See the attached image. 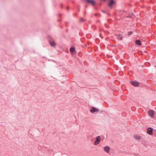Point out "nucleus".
Wrapping results in <instances>:
<instances>
[{
  "instance_id": "obj_1",
  "label": "nucleus",
  "mask_w": 156,
  "mask_h": 156,
  "mask_svg": "<svg viewBox=\"0 0 156 156\" xmlns=\"http://www.w3.org/2000/svg\"><path fill=\"white\" fill-rule=\"evenodd\" d=\"M101 138L100 137V136H97L96 138L95 141L94 142V145H97L101 141Z\"/></svg>"
},
{
  "instance_id": "obj_2",
  "label": "nucleus",
  "mask_w": 156,
  "mask_h": 156,
  "mask_svg": "<svg viewBox=\"0 0 156 156\" xmlns=\"http://www.w3.org/2000/svg\"><path fill=\"white\" fill-rule=\"evenodd\" d=\"M48 40L51 45L52 47H55V44L54 41H51L52 39L50 37H49Z\"/></svg>"
},
{
  "instance_id": "obj_3",
  "label": "nucleus",
  "mask_w": 156,
  "mask_h": 156,
  "mask_svg": "<svg viewBox=\"0 0 156 156\" xmlns=\"http://www.w3.org/2000/svg\"><path fill=\"white\" fill-rule=\"evenodd\" d=\"M90 112L91 113H94L99 111V109L94 107H92L90 110Z\"/></svg>"
},
{
  "instance_id": "obj_4",
  "label": "nucleus",
  "mask_w": 156,
  "mask_h": 156,
  "mask_svg": "<svg viewBox=\"0 0 156 156\" xmlns=\"http://www.w3.org/2000/svg\"><path fill=\"white\" fill-rule=\"evenodd\" d=\"M147 133L151 135L153 133V129L151 128H149L147 129Z\"/></svg>"
},
{
  "instance_id": "obj_5",
  "label": "nucleus",
  "mask_w": 156,
  "mask_h": 156,
  "mask_svg": "<svg viewBox=\"0 0 156 156\" xmlns=\"http://www.w3.org/2000/svg\"><path fill=\"white\" fill-rule=\"evenodd\" d=\"M70 51L71 54L73 55L76 53V51H75V49L74 48L71 47L70 49Z\"/></svg>"
},
{
  "instance_id": "obj_6",
  "label": "nucleus",
  "mask_w": 156,
  "mask_h": 156,
  "mask_svg": "<svg viewBox=\"0 0 156 156\" xmlns=\"http://www.w3.org/2000/svg\"><path fill=\"white\" fill-rule=\"evenodd\" d=\"M131 84L135 87H137L139 85V83L136 81H132L131 82Z\"/></svg>"
},
{
  "instance_id": "obj_7",
  "label": "nucleus",
  "mask_w": 156,
  "mask_h": 156,
  "mask_svg": "<svg viewBox=\"0 0 156 156\" xmlns=\"http://www.w3.org/2000/svg\"><path fill=\"white\" fill-rule=\"evenodd\" d=\"M86 2L92 4L93 5H94L95 3V2L93 0H86Z\"/></svg>"
},
{
  "instance_id": "obj_8",
  "label": "nucleus",
  "mask_w": 156,
  "mask_h": 156,
  "mask_svg": "<svg viewBox=\"0 0 156 156\" xmlns=\"http://www.w3.org/2000/svg\"><path fill=\"white\" fill-rule=\"evenodd\" d=\"M110 148L108 146H105L104 147V150L107 153L109 152Z\"/></svg>"
},
{
  "instance_id": "obj_9",
  "label": "nucleus",
  "mask_w": 156,
  "mask_h": 156,
  "mask_svg": "<svg viewBox=\"0 0 156 156\" xmlns=\"http://www.w3.org/2000/svg\"><path fill=\"white\" fill-rule=\"evenodd\" d=\"M149 114L151 117H153L154 115V112L153 110H151L149 112Z\"/></svg>"
},
{
  "instance_id": "obj_10",
  "label": "nucleus",
  "mask_w": 156,
  "mask_h": 156,
  "mask_svg": "<svg viewBox=\"0 0 156 156\" xmlns=\"http://www.w3.org/2000/svg\"><path fill=\"white\" fill-rule=\"evenodd\" d=\"M134 137L137 140H140L141 139V137L140 136L137 135H134Z\"/></svg>"
},
{
  "instance_id": "obj_11",
  "label": "nucleus",
  "mask_w": 156,
  "mask_h": 156,
  "mask_svg": "<svg viewBox=\"0 0 156 156\" xmlns=\"http://www.w3.org/2000/svg\"><path fill=\"white\" fill-rule=\"evenodd\" d=\"M114 2L113 0H111L109 3V6L111 7L114 4Z\"/></svg>"
},
{
  "instance_id": "obj_12",
  "label": "nucleus",
  "mask_w": 156,
  "mask_h": 156,
  "mask_svg": "<svg viewBox=\"0 0 156 156\" xmlns=\"http://www.w3.org/2000/svg\"><path fill=\"white\" fill-rule=\"evenodd\" d=\"M136 43L138 45H140L141 44V41L139 40H136Z\"/></svg>"
},
{
  "instance_id": "obj_13",
  "label": "nucleus",
  "mask_w": 156,
  "mask_h": 156,
  "mask_svg": "<svg viewBox=\"0 0 156 156\" xmlns=\"http://www.w3.org/2000/svg\"><path fill=\"white\" fill-rule=\"evenodd\" d=\"M80 20L81 21H84L83 19V18H82L80 19Z\"/></svg>"
},
{
  "instance_id": "obj_14",
  "label": "nucleus",
  "mask_w": 156,
  "mask_h": 156,
  "mask_svg": "<svg viewBox=\"0 0 156 156\" xmlns=\"http://www.w3.org/2000/svg\"><path fill=\"white\" fill-rule=\"evenodd\" d=\"M132 34V32H129V35H130L131 34Z\"/></svg>"
},
{
  "instance_id": "obj_15",
  "label": "nucleus",
  "mask_w": 156,
  "mask_h": 156,
  "mask_svg": "<svg viewBox=\"0 0 156 156\" xmlns=\"http://www.w3.org/2000/svg\"><path fill=\"white\" fill-rule=\"evenodd\" d=\"M120 39H122V37H120Z\"/></svg>"
}]
</instances>
